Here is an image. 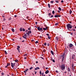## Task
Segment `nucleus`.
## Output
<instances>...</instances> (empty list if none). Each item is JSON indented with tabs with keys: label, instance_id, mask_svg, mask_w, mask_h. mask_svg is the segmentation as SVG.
<instances>
[{
	"label": "nucleus",
	"instance_id": "obj_1",
	"mask_svg": "<svg viewBox=\"0 0 76 76\" xmlns=\"http://www.w3.org/2000/svg\"><path fill=\"white\" fill-rule=\"evenodd\" d=\"M66 27L68 29L67 30L71 31V30L70 29V28L71 29L72 28V25L70 24H68L66 25Z\"/></svg>",
	"mask_w": 76,
	"mask_h": 76
},
{
	"label": "nucleus",
	"instance_id": "obj_2",
	"mask_svg": "<svg viewBox=\"0 0 76 76\" xmlns=\"http://www.w3.org/2000/svg\"><path fill=\"white\" fill-rule=\"evenodd\" d=\"M65 68H66V66L65 65L63 64H62L61 66V70H64V69H65Z\"/></svg>",
	"mask_w": 76,
	"mask_h": 76
},
{
	"label": "nucleus",
	"instance_id": "obj_3",
	"mask_svg": "<svg viewBox=\"0 0 76 76\" xmlns=\"http://www.w3.org/2000/svg\"><path fill=\"white\" fill-rule=\"evenodd\" d=\"M37 29L38 31H42V28H40V27H37Z\"/></svg>",
	"mask_w": 76,
	"mask_h": 76
},
{
	"label": "nucleus",
	"instance_id": "obj_4",
	"mask_svg": "<svg viewBox=\"0 0 76 76\" xmlns=\"http://www.w3.org/2000/svg\"><path fill=\"white\" fill-rule=\"evenodd\" d=\"M73 44H72L71 43H70L69 45V47H70V48H72V47H73Z\"/></svg>",
	"mask_w": 76,
	"mask_h": 76
},
{
	"label": "nucleus",
	"instance_id": "obj_5",
	"mask_svg": "<svg viewBox=\"0 0 76 76\" xmlns=\"http://www.w3.org/2000/svg\"><path fill=\"white\" fill-rule=\"evenodd\" d=\"M72 59H73V60H74V59H75V55H73L72 56Z\"/></svg>",
	"mask_w": 76,
	"mask_h": 76
},
{
	"label": "nucleus",
	"instance_id": "obj_6",
	"mask_svg": "<svg viewBox=\"0 0 76 76\" xmlns=\"http://www.w3.org/2000/svg\"><path fill=\"white\" fill-rule=\"evenodd\" d=\"M64 57H63L62 58L61 60L62 62H63L64 61Z\"/></svg>",
	"mask_w": 76,
	"mask_h": 76
},
{
	"label": "nucleus",
	"instance_id": "obj_7",
	"mask_svg": "<svg viewBox=\"0 0 76 76\" xmlns=\"http://www.w3.org/2000/svg\"><path fill=\"white\" fill-rule=\"evenodd\" d=\"M31 34V31H29L26 34Z\"/></svg>",
	"mask_w": 76,
	"mask_h": 76
},
{
	"label": "nucleus",
	"instance_id": "obj_8",
	"mask_svg": "<svg viewBox=\"0 0 76 76\" xmlns=\"http://www.w3.org/2000/svg\"><path fill=\"white\" fill-rule=\"evenodd\" d=\"M61 16V15H56L55 16V18H58V17H60Z\"/></svg>",
	"mask_w": 76,
	"mask_h": 76
},
{
	"label": "nucleus",
	"instance_id": "obj_9",
	"mask_svg": "<svg viewBox=\"0 0 76 76\" xmlns=\"http://www.w3.org/2000/svg\"><path fill=\"white\" fill-rule=\"evenodd\" d=\"M11 66L12 67H14V65H13V63H11Z\"/></svg>",
	"mask_w": 76,
	"mask_h": 76
},
{
	"label": "nucleus",
	"instance_id": "obj_10",
	"mask_svg": "<svg viewBox=\"0 0 76 76\" xmlns=\"http://www.w3.org/2000/svg\"><path fill=\"white\" fill-rule=\"evenodd\" d=\"M49 73V71L48 70H47L45 72V74H48V73Z\"/></svg>",
	"mask_w": 76,
	"mask_h": 76
},
{
	"label": "nucleus",
	"instance_id": "obj_11",
	"mask_svg": "<svg viewBox=\"0 0 76 76\" xmlns=\"http://www.w3.org/2000/svg\"><path fill=\"white\" fill-rule=\"evenodd\" d=\"M38 69H39V67H37L35 69V70H38Z\"/></svg>",
	"mask_w": 76,
	"mask_h": 76
},
{
	"label": "nucleus",
	"instance_id": "obj_12",
	"mask_svg": "<svg viewBox=\"0 0 76 76\" xmlns=\"http://www.w3.org/2000/svg\"><path fill=\"white\" fill-rule=\"evenodd\" d=\"M64 54H62L60 56V57H64Z\"/></svg>",
	"mask_w": 76,
	"mask_h": 76
},
{
	"label": "nucleus",
	"instance_id": "obj_13",
	"mask_svg": "<svg viewBox=\"0 0 76 76\" xmlns=\"http://www.w3.org/2000/svg\"><path fill=\"white\" fill-rule=\"evenodd\" d=\"M72 10H69V14L70 15L71 14H72Z\"/></svg>",
	"mask_w": 76,
	"mask_h": 76
},
{
	"label": "nucleus",
	"instance_id": "obj_14",
	"mask_svg": "<svg viewBox=\"0 0 76 76\" xmlns=\"http://www.w3.org/2000/svg\"><path fill=\"white\" fill-rule=\"evenodd\" d=\"M26 34L25 33L23 35V36H24V37H27V35H26Z\"/></svg>",
	"mask_w": 76,
	"mask_h": 76
},
{
	"label": "nucleus",
	"instance_id": "obj_15",
	"mask_svg": "<svg viewBox=\"0 0 76 76\" xmlns=\"http://www.w3.org/2000/svg\"><path fill=\"white\" fill-rule=\"evenodd\" d=\"M50 52L52 55H54V53L53 52V51L51 50Z\"/></svg>",
	"mask_w": 76,
	"mask_h": 76
},
{
	"label": "nucleus",
	"instance_id": "obj_16",
	"mask_svg": "<svg viewBox=\"0 0 76 76\" xmlns=\"http://www.w3.org/2000/svg\"><path fill=\"white\" fill-rule=\"evenodd\" d=\"M56 40H58V37H56Z\"/></svg>",
	"mask_w": 76,
	"mask_h": 76
},
{
	"label": "nucleus",
	"instance_id": "obj_17",
	"mask_svg": "<svg viewBox=\"0 0 76 76\" xmlns=\"http://www.w3.org/2000/svg\"><path fill=\"white\" fill-rule=\"evenodd\" d=\"M12 31L13 32H15V30L13 28H12Z\"/></svg>",
	"mask_w": 76,
	"mask_h": 76
},
{
	"label": "nucleus",
	"instance_id": "obj_18",
	"mask_svg": "<svg viewBox=\"0 0 76 76\" xmlns=\"http://www.w3.org/2000/svg\"><path fill=\"white\" fill-rule=\"evenodd\" d=\"M28 56V55L27 54H25L23 55V56L25 57V56Z\"/></svg>",
	"mask_w": 76,
	"mask_h": 76
},
{
	"label": "nucleus",
	"instance_id": "obj_19",
	"mask_svg": "<svg viewBox=\"0 0 76 76\" xmlns=\"http://www.w3.org/2000/svg\"><path fill=\"white\" fill-rule=\"evenodd\" d=\"M10 63H7V66H10Z\"/></svg>",
	"mask_w": 76,
	"mask_h": 76
},
{
	"label": "nucleus",
	"instance_id": "obj_20",
	"mask_svg": "<svg viewBox=\"0 0 76 76\" xmlns=\"http://www.w3.org/2000/svg\"><path fill=\"white\" fill-rule=\"evenodd\" d=\"M4 52L5 54H7V52H6V51L5 50L4 51Z\"/></svg>",
	"mask_w": 76,
	"mask_h": 76
},
{
	"label": "nucleus",
	"instance_id": "obj_21",
	"mask_svg": "<svg viewBox=\"0 0 76 76\" xmlns=\"http://www.w3.org/2000/svg\"><path fill=\"white\" fill-rule=\"evenodd\" d=\"M71 30V31H74V32H75V29H73V28L72 30Z\"/></svg>",
	"mask_w": 76,
	"mask_h": 76
},
{
	"label": "nucleus",
	"instance_id": "obj_22",
	"mask_svg": "<svg viewBox=\"0 0 76 76\" xmlns=\"http://www.w3.org/2000/svg\"><path fill=\"white\" fill-rule=\"evenodd\" d=\"M49 18H53V17H54V16H53V15H51V16H49Z\"/></svg>",
	"mask_w": 76,
	"mask_h": 76
},
{
	"label": "nucleus",
	"instance_id": "obj_23",
	"mask_svg": "<svg viewBox=\"0 0 76 76\" xmlns=\"http://www.w3.org/2000/svg\"><path fill=\"white\" fill-rule=\"evenodd\" d=\"M74 66V64H72V66H71L72 68H73V67Z\"/></svg>",
	"mask_w": 76,
	"mask_h": 76
},
{
	"label": "nucleus",
	"instance_id": "obj_24",
	"mask_svg": "<svg viewBox=\"0 0 76 76\" xmlns=\"http://www.w3.org/2000/svg\"><path fill=\"white\" fill-rule=\"evenodd\" d=\"M58 9L59 10H60V11H61V8H60V7H59Z\"/></svg>",
	"mask_w": 76,
	"mask_h": 76
},
{
	"label": "nucleus",
	"instance_id": "obj_25",
	"mask_svg": "<svg viewBox=\"0 0 76 76\" xmlns=\"http://www.w3.org/2000/svg\"><path fill=\"white\" fill-rule=\"evenodd\" d=\"M22 37L23 38H24V39H26V37H25V36H22Z\"/></svg>",
	"mask_w": 76,
	"mask_h": 76
},
{
	"label": "nucleus",
	"instance_id": "obj_26",
	"mask_svg": "<svg viewBox=\"0 0 76 76\" xmlns=\"http://www.w3.org/2000/svg\"><path fill=\"white\" fill-rule=\"evenodd\" d=\"M27 69H26L24 71V73H26V72H27Z\"/></svg>",
	"mask_w": 76,
	"mask_h": 76
},
{
	"label": "nucleus",
	"instance_id": "obj_27",
	"mask_svg": "<svg viewBox=\"0 0 76 76\" xmlns=\"http://www.w3.org/2000/svg\"><path fill=\"white\" fill-rule=\"evenodd\" d=\"M39 73H40V75H42V72H41V71H39Z\"/></svg>",
	"mask_w": 76,
	"mask_h": 76
},
{
	"label": "nucleus",
	"instance_id": "obj_28",
	"mask_svg": "<svg viewBox=\"0 0 76 76\" xmlns=\"http://www.w3.org/2000/svg\"><path fill=\"white\" fill-rule=\"evenodd\" d=\"M12 19L11 17H10L8 19V20H10Z\"/></svg>",
	"mask_w": 76,
	"mask_h": 76
},
{
	"label": "nucleus",
	"instance_id": "obj_29",
	"mask_svg": "<svg viewBox=\"0 0 76 76\" xmlns=\"http://www.w3.org/2000/svg\"><path fill=\"white\" fill-rule=\"evenodd\" d=\"M15 62H18V60L16 59L15 60Z\"/></svg>",
	"mask_w": 76,
	"mask_h": 76
},
{
	"label": "nucleus",
	"instance_id": "obj_30",
	"mask_svg": "<svg viewBox=\"0 0 76 76\" xmlns=\"http://www.w3.org/2000/svg\"><path fill=\"white\" fill-rule=\"evenodd\" d=\"M48 6L49 7V8H50V6H50V5L49 4H48Z\"/></svg>",
	"mask_w": 76,
	"mask_h": 76
},
{
	"label": "nucleus",
	"instance_id": "obj_31",
	"mask_svg": "<svg viewBox=\"0 0 76 76\" xmlns=\"http://www.w3.org/2000/svg\"><path fill=\"white\" fill-rule=\"evenodd\" d=\"M17 50H18L19 53H20V50L18 48H17Z\"/></svg>",
	"mask_w": 76,
	"mask_h": 76
},
{
	"label": "nucleus",
	"instance_id": "obj_32",
	"mask_svg": "<svg viewBox=\"0 0 76 76\" xmlns=\"http://www.w3.org/2000/svg\"><path fill=\"white\" fill-rule=\"evenodd\" d=\"M33 69V67H31L30 68L29 70H31V69Z\"/></svg>",
	"mask_w": 76,
	"mask_h": 76
},
{
	"label": "nucleus",
	"instance_id": "obj_33",
	"mask_svg": "<svg viewBox=\"0 0 76 76\" xmlns=\"http://www.w3.org/2000/svg\"><path fill=\"white\" fill-rule=\"evenodd\" d=\"M52 13L53 14H54V13H55V12L54 11H52Z\"/></svg>",
	"mask_w": 76,
	"mask_h": 76
},
{
	"label": "nucleus",
	"instance_id": "obj_34",
	"mask_svg": "<svg viewBox=\"0 0 76 76\" xmlns=\"http://www.w3.org/2000/svg\"><path fill=\"white\" fill-rule=\"evenodd\" d=\"M28 30H26L25 31V32L26 33H28Z\"/></svg>",
	"mask_w": 76,
	"mask_h": 76
},
{
	"label": "nucleus",
	"instance_id": "obj_35",
	"mask_svg": "<svg viewBox=\"0 0 76 76\" xmlns=\"http://www.w3.org/2000/svg\"><path fill=\"white\" fill-rule=\"evenodd\" d=\"M68 72H70V68H68Z\"/></svg>",
	"mask_w": 76,
	"mask_h": 76
},
{
	"label": "nucleus",
	"instance_id": "obj_36",
	"mask_svg": "<svg viewBox=\"0 0 76 76\" xmlns=\"http://www.w3.org/2000/svg\"><path fill=\"white\" fill-rule=\"evenodd\" d=\"M73 32H71L70 34L72 36L73 35Z\"/></svg>",
	"mask_w": 76,
	"mask_h": 76
},
{
	"label": "nucleus",
	"instance_id": "obj_37",
	"mask_svg": "<svg viewBox=\"0 0 76 76\" xmlns=\"http://www.w3.org/2000/svg\"><path fill=\"white\" fill-rule=\"evenodd\" d=\"M20 31H22V28H20Z\"/></svg>",
	"mask_w": 76,
	"mask_h": 76
},
{
	"label": "nucleus",
	"instance_id": "obj_38",
	"mask_svg": "<svg viewBox=\"0 0 76 76\" xmlns=\"http://www.w3.org/2000/svg\"><path fill=\"white\" fill-rule=\"evenodd\" d=\"M44 45H45V46L46 45H47V43H46V42L45 43H44Z\"/></svg>",
	"mask_w": 76,
	"mask_h": 76
},
{
	"label": "nucleus",
	"instance_id": "obj_39",
	"mask_svg": "<svg viewBox=\"0 0 76 76\" xmlns=\"http://www.w3.org/2000/svg\"><path fill=\"white\" fill-rule=\"evenodd\" d=\"M35 44H37V43H38V41H36L35 42Z\"/></svg>",
	"mask_w": 76,
	"mask_h": 76
},
{
	"label": "nucleus",
	"instance_id": "obj_40",
	"mask_svg": "<svg viewBox=\"0 0 76 76\" xmlns=\"http://www.w3.org/2000/svg\"><path fill=\"white\" fill-rule=\"evenodd\" d=\"M50 3H52V4H53V1H50Z\"/></svg>",
	"mask_w": 76,
	"mask_h": 76
},
{
	"label": "nucleus",
	"instance_id": "obj_41",
	"mask_svg": "<svg viewBox=\"0 0 76 76\" xmlns=\"http://www.w3.org/2000/svg\"><path fill=\"white\" fill-rule=\"evenodd\" d=\"M17 48H18V49L20 48V46H18Z\"/></svg>",
	"mask_w": 76,
	"mask_h": 76
},
{
	"label": "nucleus",
	"instance_id": "obj_42",
	"mask_svg": "<svg viewBox=\"0 0 76 76\" xmlns=\"http://www.w3.org/2000/svg\"><path fill=\"white\" fill-rule=\"evenodd\" d=\"M43 29L45 31H46V28H43Z\"/></svg>",
	"mask_w": 76,
	"mask_h": 76
},
{
	"label": "nucleus",
	"instance_id": "obj_43",
	"mask_svg": "<svg viewBox=\"0 0 76 76\" xmlns=\"http://www.w3.org/2000/svg\"><path fill=\"white\" fill-rule=\"evenodd\" d=\"M48 15H49V16H51V13H49Z\"/></svg>",
	"mask_w": 76,
	"mask_h": 76
},
{
	"label": "nucleus",
	"instance_id": "obj_44",
	"mask_svg": "<svg viewBox=\"0 0 76 76\" xmlns=\"http://www.w3.org/2000/svg\"><path fill=\"white\" fill-rule=\"evenodd\" d=\"M52 61H53V63H55V60H54V59L52 60Z\"/></svg>",
	"mask_w": 76,
	"mask_h": 76
},
{
	"label": "nucleus",
	"instance_id": "obj_45",
	"mask_svg": "<svg viewBox=\"0 0 76 76\" xmlns=\"http://www.w3.org/2000/svg\"><path fill=\"white\" fill-rule=\"evenodd\" d=\"M58 23H56L55 24V25L56 26H57V25H58Z\"/></svg>",
	"mask_w": 76,
	"mask_h": 76
},
{
	"label": "nucleus",
	"instance_id": "obj_46",
	"mask_svg": "<svg viewBox=\"0 0 76 76\" xmlns=\"http://www.w3.org/2000/svg\"><path fill=\"white\" fill-rule=\"evenodd\" d=\"M40 58H42V59L43 60H44V58H43V57H42L41 56V57H40Z\"/></svg>",
	"mask_w": 76,
	"mask_h": 76
},
{
	"label": "nucleus",
	"instance_id": "obj_47",
	"mask_svg": "<svg viewBox=\"0 0 76 76\" xmlns=\"http://www.w3.org/2000/svg\"><path fill=\"white\" fill-rule=\"evenodd\" d=\"M46 35H47L48 36V37H49V34H46Z\"/></svg>",
	"mask_w": 76,
	"mask_h": 76
},
{
	"label": "nucleus",
	"instance_id": "obj_48",
	"mask_svg": "<svg viewBox=\"0 0 76 76\" xmlns=\"http://www.w3.org/2000/svg\"><path fill=\"white\" fill-rule=\"evenodd\" d=\"M23 31H25V29L24 28L23 29Z\"/></svg>",
	"mask_w": 76,
	"mask_h": 76
},
{
	"label": "nucleus",
	"instance_id": "obj_49",
	"mask_svg": "<svg viewBox=\"0 0 76 76\" xmlns=\"http://www.w3.org/2000/svg\"><path fill=\"white\" fill-rule=\"evenodd\" d=\"M1 75H4V73H3V72L1 73Z\"/></svg>",
	"mask_w": 76,
	"mask_h": 76
},
{
	"label": "nucleus",
	"instance_id": "obj_50",
	"mask_svg": "<svg viewBox=\"0 0 76 76\" xmlns=\"http://www.w3.org/2000/svg\"><path fill=\"white\" fill-rule=\"evenodd\" d=\"M45 49H44L43 50V52H44H44H45Z\"/></svg>",
	"mask_w": 76,
	"mask_h": 76
},
{
	"label": "nucleus",
	"instance_id": "obj_51",
	"mask_svg": "<svg viewBox=\"0 0 76 76\" xmlns=\"http://www.w3.org/2000/svg\"><path fill=\"white\" fill-rule=\"evenodd\" d=\"M56 73H58V71H57V70H56Z\"/></svg>",
	"mask_w": 76,
	"mask_h": 76
},
{
	"label": "nucleus",
	"instance_id": "obj_52",
	"mask_svg": "<svg viewBox=\"0 0 76 76\" xmlns=\"http://www.w3.org/2000/svg\"><path fill=\"white\" fill-rule=\"evenodd\" d=\"M48 39H50V37L48 36Z\"/></svg>",
	"mask_w": 76,
	"mask_h": 76
},
{
	"label": "nucleus",
	"instance_id": "obj_53",
	"mask_svg": "<svg viewBox=\"0 0 76 76\" xmlns=\"http://www.w3.org/2000/svg\"><path fill=\"white\" fill-rule=\"evenodd\" d=\"M61 3H63L64 2V1H63V0H62L61 1Z\"/></svg>",
	"mask_w": 76,
	"mask_h": 76
},
{
	"label": "nucleus",
	"instance_id": "obj_54",
	"mask_svg": "<svg viewBox=\"0 0 76 76\" xmlns=\"http://www.w3.org/2000/svg\"><path fill=\"white\" fill-rule=\"evenodd\" d=\"M31 28H28V30H31Z\"/></svg>",
	"mask_w": 76,
	"mask_h": 76
},
{
	"label": "nucleus",
	"instance_id": "obj_55",
	"mask_svg": "<svg viewBox=\"0 0 76 76\" xmlns=\"http://www.w3.org/2000/svg\"><path fill=\"white\" fill-rule=\"evenodd\" d=\"M72 71H74V69H73V68H72Z\"/></svg>",
	"mask_w": 76,
	"mask_h": 76
},
{
	"label": "nucleus",
	"instance_id": "obj_56",
	"mask_svg": "<svg viewBox=\"0 0 76 76\" xmlns=\"http://www.w3.org/2000/svg\"><path fill=\"white\" fill-rule=\"evenodd\" d=\"M74 35H76V33L75 32H74Z\"/></svg>",
	"mask_w": 76,
	"mask_h": 76
},
{
	"label": "nucleus",
	"instance_id": "obj_57",
	"mask_svg": "<svg viewBox=\"0 0 76 76\" xmlns=\"http://www.w3.org/2000/svg\"><path fill=\"white\" fill-rule=\"evenodd\" d=\"M56 3H58V1H55Z\"/></svg>",
	"mask_w": 76,
	"mask_h": 76
},
{
	"label": "nucleus",
	"instance_id": "obj_58",
	"mask_svg": "<svg viewBox=\"0 0 76 76\" xmlns=\"http://www.w3.org/2000/svg\"><path fill=\"white\" fill-rule=\"evenodd\" d=\"M6 20V18H4V21H5Z\"/></svg>",
	"mask_w": 76,
	"mask_h": 76
},
{
	"label": "nucleus",
	"instance_id": "obj_59",
	"mask_svg": "<svg viewBox=\"0 0 76 76\" xmlns=\"http://www.w3.org/2000/svg\"><path fill=\"white\" fill-rule=\"evenodd\" d=\"M22 42H25V40H23L22 41Z\"/></svg>",
	"mask_w": 76,
	"mask_h": 76
},
{
	"label": "nucleus",
	"instance_id": "obj_60",
	"mask_svg": "<svg viewBox=\"0 0 76 76\" xmlns=\"http://www.w3.org/2000/svg\"><path fill=\"white\" fill-rule=\"evenodd\" d=\"M38 23L37 22H35V24L36 25H37V23Z\"/></svg>",
	"mask_w": 76,
	"mask_h": 76
},
{
	"label": "nucleus",
	"instance_id": "obj_61",
	"mask_svg": "<svg viewBox=\"0 0 76 76\" xmlns=\"http://www.w3.org/2000/svg\"><path fill=\"white\" fill-rule=\"evenodd\" d=\"M52 60H53V58H51L50 59L51 61H52Z\"/></svg>",
	"mask_w": 76,
	"mask_h": 76
},
{
	"label": "nucleus",
	"instance_id": "obj_62",
	"mask_svg": "<svg viewBox=\"0 0 76 76\" xmlns=\"http://www.w3.org/2000/svg\"><path fill=\"white\" fill-rule=\"evenodd\" d=\"M15 17V18H16V17H17V15H15L14 16Z\"/></svg>",
	"mask_w": 76,
	"mask_h": 76
},
{
	"label": "nucleus",
	"instance_id": "obj_63",
	"mask_svg": "<svg viewBox=\"0 0 76 76\" xmlns=\"http://www.w3.org/2000/svg\"><path fill=\"white\" fill-rule=\"evenodd\" d=\"M49 43L48 44H47V46H49Z\"/></svg>",
	"mask_w": 76,
	"mask_h": 76
},
{
	"label": "nucleus",
	"instance_id": "obj_64",
	"mask_svg": "<svg viewBox=\"0 0 76 76\" xmlns=\"http://www.w3.org/2000/svg\"><path fill=\"white\" fill-rule=\"evenodd\" d=\"M28 18H29L28 16L27 17V19H28Z\"/></svg>",
	"mask_w": 76,
	"mask_h": 76
}]
</instances>
